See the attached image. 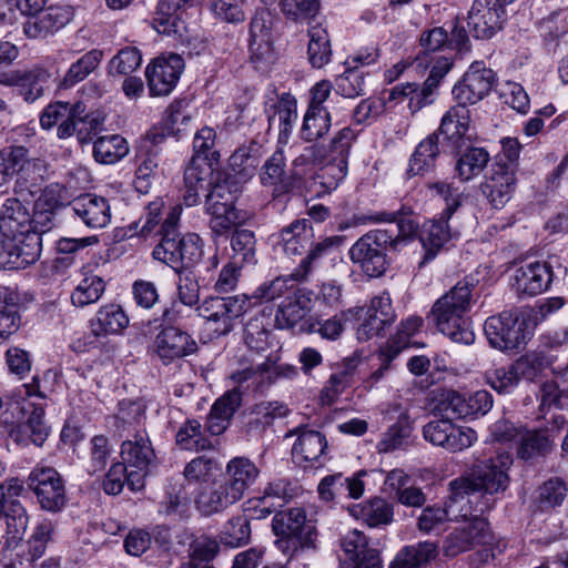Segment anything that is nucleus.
<instances>
[{"instance_id":"obj_1","label":"nucleus","mask_w":568,"mask_h":568,"mask_svg":"<svg viewBox=\"0 0 568 568\" xmlns=\"http://www.w3.org/2000/svg\"><path fill=\"white\" fill-rule=\"evenodd\" d=\"M378 223H395L394 227L371 230L362 235L349 248V260L369 277H379L388 267V252L396 251L416 234L419 224L413 217L410 206L402 204L395 211L371 214H355L339 225V230Z\"/></svg>"},{"instance_id":"obj_2","label":"nucleus","mask_w":568,"mask_h":568,"mask_svg":"<svg viewBox=\"0 0 568 568\" xmlns=\"http://www.w3.org/2000/svg\"><path fill=\"white\" fill-rule=\"evenodd\" d=\"M511 465L513 455L509 452H498L495 457L475 464L470 476L450 481V490L459 497L463 505L477 511H488L495 505L494 495L507 489Z\"/></svg>"},{"instance_id":"obj_3","label":"nucleus","mask_w":568,"mask_h":568,"mask_svg":"<svg viewBox=\"0 0 568 568\" xmlns=\"http://www.w3.org/2000/svg\"><path fill=\"white\" fill-rule=\"evenodd\" d=\"M182 206L174 205L168 212L159 233L160 243L153 250V257L174 271H197L204 267L206 271L216 268L217 256L214 254L207 262H203V240L195 233L181 235L179 231Z\"/></svg>"},{"instance_id":"obj_4","label":"nucleus","mask_w":568,"mask_h":568,"mask_svg":"<svg viewBox=\"0 0 568 568\" xmlns=\"http://www.w3.org/2000/svg\"><path fill=\"white\" fill-rule=\"evenodd\" d=\"M473 288V282L459 281L432 307L437 328L455 343L470 345L475 341V333L468 315L474 302Z\"/></svg>"},{"instance_id":"obj_5","label":"nucleus","mask_w":568,"mask_h":568,"mask_svg":"<svg viewBox=\"0 0 568 568\" xmlns=\"http://www.w3.org/2000/svg\"><path fill=\"white\" fill-rule=\"evenodd\" d=\"M473 288V282L459 281L432 307L437 328L455 343L470 345L475 341V333L468 315L474 302Z\"/></svg>"},{"instance_id":"obj_6","label":"nucleus","mask_w":568,"mask_h":568,"mask_svg":"<svg viewBox=\"0 0 568 568\" xmlns=\"http://www.w3.org/2000/svg\"><path fill=\"white\" fill-rule=\"evenodd\" d=\"M252 307V297L239 294L206 297L195 311L204 320L207 329L215 336H222L229 334L234 327V321Z\"/></svg>"},{"instance_id":"obj_7","label":"nucleus","mask_w":568,"mask_h":568,"mask_svg":"<svg viewBox=\"0 0 568 568\" xmlns=\"http://www.w3.org/2000/svg\"><path fill=\"white\" fill-rule=\"evenodd\" d=\"M272 530L278 537L276 545L285 552L294 555L300 548L314 546L316 531L312 521L306 520L302 508H290L275 513Z\"/></svg>"},{"instance_id":"obj_8","label":"nucleus","mask_w":568,"mask_h":568,"mask_svg":"<svg viewBox=\"0 0 568 568\" xmlns=\"http://www.w3.org/2000/svg\"><path fill=\"white\" fill-rule=\"evenodd\" d=\"M237 193V183L226 176L215 182L206 195L205 207L211 215L210 227L215 235H225L239 223L240 216L235 209Z\"/></svg>"},{"instance_id":"obj_9","label":"nucleus","mask_w":568,"mask_h":568,"mask_svg":"<svg viewBox=\"0 0 568 568\" xmlns=\"http://www.w3.org/2000/svg\"><path fill=\"white\" fill-rule=\"evenodd\" d=\"M484 332L489 345L501 352H518L531 337L527 320L513 312L489 316L485 321Z\"/></svg>"},{"instance_id":"obj_10","label":"nucleus","mask_w":568,"mask_h":568,"mask_svg":"<svg viewBox=\"0 0 568 568\" xmlns=\"http://www.w3.org/2000/svg\"><path fill=\"white\" fill-rule=\"evenodd\" d=\"M121 459L130 469L128 487L139 491L145 486V478L155 467V452L145 433H136L132 438L124 440L120 448Z\"/></svg>"},{"instance_id":"obj_11","label":"nucleus","mask_w":568,"mask_h":568,"mask_svg":"<svg viewBox=\"0 0 568 568\" xmlns=\"http://www.w3.org/2000/svg\"><path fill=\"white\" fill-rule=\"evenodd\" d=\"M41 250L42 239L36 232L1 236L0 268H26L39 260Z\"/></svg>"},{"instance_id":"obj_12","label":"nucleus","mask_w":568,"mask_h":568,"mask_svg":"<svg viewBox=\"0 0 568 568\" xmlns=\"http://www.w3.org/2000/svg\"><path fill=\"white\" fill-rule=\"evenodd\" d=\"M28 486L44 510L57 513L67 504L64 481L52 467H36L28 476Z\"/></svg>"},{"instance_id":"obj_13","label":"nucleus","mask_w":568,"mask_h":568,"mask_svg":"<svg viewBox=\"0 0 568 568\" xmlns=\"http://www.w3.org/2000/svg\"><path fill=\"white\" fill-rule=\"evenodd\" d=\"M496 80V73L490 68L483 61H475L454 85L453 98L466 108L476 104L489 94Z\"/></svg>"},{"instance_id":"obj_14","label":"nucleus","mask_w":568,"mask_h":568,"mask_svg":"<svg viewBox=\"0 0 568 568\" xmlns=\"http://www.w3.org/2000/svg\"><path fill=\"white\" fill-rule=\"evenodd\" d=\"M515 0H474L467 17L469 31L476 39H490L503 28L506 6Z\"/></svg>"},{"instance_id":"obj_15","label":"nucleus","mask_w":568,"mask_h":568,"mask_svg":"<svg viewBox=\"0 0 568 568\" xmlns=\"http://www.w3.org/2000/svg\"><path fill=\"white\" fill-rule=\"evenodd\" d=\"M424 438L435 446L449 452H462L477 440V434L469 427L457 426L446 418L430 420L423 427Z\"/></svg>"},{"instance_id":"obj_16","label":"nucleus","mask_w":568,"mask_h":568,"mask_svg":"<svg viewBox=\"0 0 568 568\" xmlns=\"http://www.w3.org/2000/svg\"><path fill=\"white\" fill-rule=\"evenodd\" d=\"M197 351V343L187 332L176 326H164L154 337L152 352L164 365L184 358Z\"/></svg>"},{"instance_id":"obj_17","label":"nucleus","mask_w":568,"mask_h":568,"mask_svg":"<svg viewBox=\"0 0 568 568\" xmlns=\"http://www.w3.org/2000/svg\"><path fill=\"white\" fill-rule=\"evenodd\" d=\"M184 67L183 58L176 53L155 58L145 71L151 95L170 94L175 88Z\"/></svg>"},{"instance_id":"obj_18","label":"nucleus","mask_w":568,"mask_h":568,"mask_svg":"<svg viewBox=\"0 0 568 568\" xmlns=\"http://www.w3.org/2000/svg\"><path fill=\"white\" fill-rule=\"evenodd\" d=\"M552 276L549 263L536 261L517 267L510 278V286L518 297H532L549 288Z\"/></svg>"},{"instance_id":"obj_19","label":"nucleus","mask_w":568,"mask_h":568,"mask_svg":"<svg viewBox=\"0 0 568 568\" xmlns=\"http://www.w3.org/2000/svg\"><path fill=\"white\" fill-rule=\"evenodd\" d=\"M396 320L389 293L374 296L367 307L366 317L358 326L356 335L359 342H366L383 334Z\"/></svg>"},{"instance_id":"obj_20","label":"nucleus","mask_w":568,"mask_h":568,"mask_svg":"<svg viewBox=\"0 0 568 568\" xmlns=\"http://www.w3.org/2000/svg\"><path fill=\"white\" fill-rule=\"evenodd\" d=\"M517 170L504 162H494L481 191L495 209H501L511 199L515 191Z\"/></svg>"},{"instance_id":"obj_21","label":"nucleus","mask_w":568,"mask_h":568,"mask_svg":"<svg viewBox=\"0 0 568 568\" xmlns=\"http://www.w3.org/2000/svg\"><path fill=\"white\" fill-rule=\"evenodd\" d=\"M452 216H444L440 213L438 217L426 221L419 233V241L422 243L424 255L418 263L423 267L428 262L433 261L443 247L453 239L452 230L448 221Z\"/></svg>"},{"instance_id":"obj_22","label":"nucleus","mask_w":568,"mask_h":568,"mask_svg":"<svg viewBox=\"0 0 568 568\" xmlns=\"http://www.w3.org/2000/svg\"><path fill=\"white\" fill-rule=\"evenodd\" d=\"M71 18L72 12L67 7H44L23 24V30L28 38H47L62 29Z\"/></svg>"},{"instance_id":"obj_23","label":"nucleus","mask_w":568,"mask_h":568,"mask_svg":"<svg viewBox=\"0 0 568 568\" xmlns=\"http://www.w3.org/2000/svg\"><path fill=\"white\" fill-rule=\"evenodd\" d=\"M74 215L90 229L106 226L111 220V207L103 196L87 193L70 202Z\"/></svg>"},{"instance_id":"obj_24","label":"nucleus","mask_w":568,"mask_h":568,"mask_svg":"<svg viewBox=\"0 0 568 568\" xmlns=\"http://www.w3.org/2000/svg\"><path fill=\"white\" fill-rule=\"evenodd\" d=\"M48 79L49 73L40 68L0 73V84L18 87L20 94L29 103L43 95Z\"/></svg>"},{"instance_id":"obj_25","label":"nucleus","mask_w":568,"mask_h":568,"mask_svg":"<svg viewBox=\"0 0 568 568\" xmlns=\"http://www.w3.org/2000/svg\"><path fill=\"white\" fill-rule=\"evenodd\" d=\"M273 236L287 256H297L305 253L312 245L314 231L310 220L297 219Z\"/></svg>"},{"instance_id":"obj_26","label":"nucleus","mask_w":568,"mask_h":568,"mask_svg":"<svg viewBox=\"0 0 568 568\" xmlns=\"http://www.w3.org/2000/svg\"><path fill=\"white\" fill-rule=\"evenodd\" d=\"M297 375V368L290 364H276L267 357L264 362L256 365H251L232 375V378L243 384L252 381V384L262 386L265 383L271 384L280 377L293 378Z\"/></svg>"},{"instance_id":"obj_27","label":"nucleus","mask_w":568,"mask_h":568,"mask_svg":"<svg viewBox=\"0 0 568 568\" xmlns=\"http://www.w3.org/2000/svg\"><path fill=\"white\" fill-rule=\"evenodd\" d=\"M313 294L298 288L285 296L277 307L275 322L280 328H293L311 311Z\"/></svg>"},{"instance_id":"obj_28","label":"nucleus","mask_w":568,"mask_h":568,"mask_svg":"<svg viewBox=\"0 0 568 568\" xmlns=\"http://www.w3.org/2000/svg\"><path fill=\"white\" fill-rule=\"evenodd\" d=\"M242 403V393L239 387L227 390L212 405L206 418V430L212 436H219L226 430L232 417Z\"/></svg>"},{"instance_id":"obj_29","label":"nucleus","mask_w":568,"mask_h":568,"mask_svg":"<svg viewBox=\"0 0 568 568\" xmlns=\"http://www.w3.org/2000/svg\"><path fill=\"white\" fill-rule=\"evenodd\" d=\"M32 232V221L28 209L17 197H8L0 209V235L13 236Z\"/></svg>"},{"instance_id":"obj_30","label":"nucleus","mask_w":568,"mask_h":568,"mask_svg":"<svg viewBox=\"0 0 568 568\" xmlns=\"http://www.w3.org/2000/svg\"><path fill=\"white\" fill-rule=\"evenodd\" d=\"M467 514H470L468 508L450 490V496L445 507L428 506L423 509L418 517V529L424 532H430L442 527L447 520H458L459 516H466Z\"/></svg>"},{"instance_id":"obj_31","label":"nucleus","mask_w":568,"mask_h":568,"mask_svg":"<svg viewBox=\"0 0 568 568\" xmlns=\"http://www.w3.org/2000/svg\"><path fill=\"white\" fill-rule=\"evenodd\" d=\"M366 475V470H359L352 477H345L342 474L326 476L318 485V493L325 500H332L335 496H347L357 499L364 494L365 483L363 477Z\"/></svg>"},{"instance_id":"obj_32","label":"nucleus","mask_w":568,"mask_h":568,"mask_svg":"<svg viewBox=\"0 0 568 568\" xmlns=\"http://www.w3.org/2000/svg\"><path fill=\"white\" fill-rule=\"evenodd\" d=\"M358 366V359L346 357L335 366L334 373L327 379L321 390V402L323 405H332L337 398L353 384V377Z\"/></svg>"},{"instance_id":"obj_33","label":"nucleus","mask_w":568,"mask_h":568,"mask_svg":"<svg viewBox=\"0 0 568 568\" xmlns=\"http://www.w3.org/2000/svg\"><path fill=\"white\" fill-rule=\"evenodd\" d=\"M353 517L371 528H381L394 521V506L382 497H374L349 508Z\"/></svg>"},{"instance_id":"obj_34","label":"nucleus","mask_w":568,"mask_h":568,"mask_svg":"<svg viewBox=\"0 0 568 568\" xmlns=\"http://www.w3.org/2000/svg\"><path fill=\"white\" fill-rule=\"evenodd\" d=\"M555 437L547 429H527L516 444V455L521 460L547 456L554 448Z\"/></svg>"},{"instance_id":"obj_35","label":"nucleus","mask_w":568,"mask_h":568,"mask_svg":"<svg viewBox=\"0 0 568 568\" xmlns=\"http://www.w3.org/2000/svg\"><path fill=\"white\" fill-rule=\"evenodd\" d=\"M260 468L246 457H234L225 467L224 483L231 487L240 498L260 476Z\"/></svg>"},{"instance_id":"obj_36","label":"nucleus","mask_w":568,"mask_h":568,"mask_svg":"<svg viewBox=\"0 0 568 568\" xmlns=\"http://www.w3.org/2000/svg\"><path fill=\"white\" fill-rule=\"evenodd\" d=\"M85 106L81 102V111L77 116L58 126L57 136L61 140L69 139L73 134L79 143L91 142L103 125V120L95 114H84Z\"/></svg>"},{"instance_id":"obj_37","label":"nucleus","mask_w":568,"mask_h":568,"mask_svg":"<svg viewBox=\"0 0 568 568\" xmlns=\"http://www.w3.org/2000/svg\"><path fill=\"white\" fill-rule=\"evenodd\" d=\"M199 0H160L156 6L155 16L153 18L154 29L159 33L166 36H182V21L178 12L185 8L192 7Z\"/></svg>"},{"instance_id":"obj_38","label":"nucleus","mask_w":568,"mask_h":568,"mask_svg":"<svg viewBox=\"0 0 568 568\" xmlns=\"http://www.w3.org/2000/svg\"><path fill=\"white\" fill-rule=\"evenodd\" d=\"M272 109L273 113L268 114L270 126L277 121L278 143L287 144L297 120L296 99L288 93H284Z\"/></svg>"},{"instance_id":"obj_39","label":"nucleus","mask_w":568,"mask_h":568,"mask_svg":"<svg viewBox=\"0 0 568 568\" xmlns=\"http://www.w3.org/2000/svg\"><path fill=\"white\" fill-rule=\"evenodd\" d=\"M129 325V317L120 305L102 306L90 321V331L95 337L120 334Z\"/></svg>"},{"instance_id":"obj_40","label":"nucleus","mask_w":568,"mask_h":568,"mask_svg":"<svg viewBox=\"0 0 568 568\" xmlns=\"http://www.w3.org/2000/svg\"><path fill=\"white\" fill-rule=\"evenodd\" d=\"M436 556V544L432 541H419L399 549L389 564V568H425Z\"/></svg>"},{"instance_id":"obj_41","label":"nucleus","mask_w":568,"mask_h":568,"mask_svg":"<svg viewBox=\"0 0 568 568\" xmlns=\"http://www.w3.org/2000/svg\"><path fill=\"white\" fill-rule=\"evenodd\" d=\"M347 166L344 160H331L316 170L310 180L308 189L316 196H322L334 191L346 176Z\"/></svg>"},{"instance_id":"obj_42","label":"nucleus","mask_w":568,"mask_h":568,"mask_svg":"<svg viewBox=\"0 0 568 568\" xmlns=\"http://www.w3.org/2000/svg\"><path fill=\"white\" fill-rule=\"evenodd\" d=\"M248 48L251 60L256 63V68L271 61L273 57L271 31L263 18L254 17L251 20Z\"/></svg>"},{"instance_id":"obj_43","label":"nucleus","mask_w":568,"mask_h":568,"mask_svg":"<svg viewBox=\"0 0 568 568\" xmlns=\"http://www.w3.org/2000/svg\"><path fill=\"white\" fill-rule=\"evenodd\" d=\"M206 433H209L206 427L203 428L197 419H187L176 432L175 443L183 450L202 452L213 449L214 445Z\"/></svg>"},{"instance_id":"obj_44","label":"nucleus","mask_w":568,"mask_h":568,"mask_svg":"<svg viewBox=\"0 0 568 568\" xmlns=\"http://www.w3.org/2000/svg\"><path fill=\"white\" fill-rule=\"evenodd\" d=\"M264 186H273L275 192H287L291 182L286 174V159L282 149L276 150L264 163L260 175Z\"/></svg>"},{"instance_id":"obj_45","label":"nucleus","mask_w":568,"mask_h":568,"mask_svg":"<svg viewBox=\"0 0 568 568\" xmlns=\"http://www.w3.org/2000/svg\"><path fill=\"white\" fill-rule=\"evenodd\" d=\"M439 154L438 134L432 133L418 143L408 163L407 174L415 176L424 174L434 168Z\"/></svg>"},{"instance_id":"obj_46","label":"nucleus","mask_w":568,"mask_h":568,"mask_svg":"<svg viewBox=\"0 0 568 568\" xmlns=\"http://www.w3.org/2000/svg\"><path fill=\"white\" fill-rule=\"evenodd\" d=\"M298 437L293 446V455L304 462H316L327 448L325 436L312 429H298Z\"/></svg>"},{"instance_id":"obj_47","label":"nucleus","mask_w":568,"mask_h":568,"mask_svg":"<svg viewBox=\"0 0 568 568\" xmlns=\"http://www.w3.org/2000/svg\"><path fill=\"white\" fill-rule=\"evenodd\" d=\"M489 160L490 155L486 149L479 146L468 148L456 162V174L460 181L468 182L484 171Z\"/></svg>"},{"instance_id":"obj_48","label":"nucleus","mask_w":568,"mask_h":568,"mask_svg":"<svg viewBox=\"0 0 568 568\" xmlns=\"http://www.w3.org/2000/svg\"><path fill=\"white\" fill-rule=\"evenodd\" d=\"M105 291L104 280L92 272L82 273L81 280L75 285L71 302L77 307L97 303Z\"/></svg>"},{"instance_id":"obj_49","label":"nucleus","mask_w":568,"mask_h":568,"mask_svg":"<svg viewBox=\"0 0 568 568\" xmlns=\"http://www.w3.org/2000/svg\"><path fill=\"white\" fill-rule=\"evenodd\" d=\"M331 125L332 119L327 109L307 108L298 136L305 142H314L323 138Z\"/></svg>"},{"instance_id":"obj_50","label":"nucleus","mask_w":568,"mask_h":568,"mask_svg":"<svg viewBox=\"0 0 568 568\" xmlns=\"http://www.w3.org/2000/svg\"><path fill=\"white\" fill-rule=\"evenodd\" d=\"M307 59L313 68L321 69L332 59V44L328 32L321 26L308 30Z\"/></svg>"},{"instance_id":"obj_51","label":"nucleus","mask_w":568,"mask_h":568,"mask_svg":"<svg viewBox=\"0 0 568 568\" xmlns=\"http://www.w3.org/2000/svg\"><path fill=\"white\" fill-rule=\"evenodd\" d=\"M129 152L126 140L120 134L99 136L94 141L93 156L103 164H113Z\"/></svg>"},{"instance_id":"obj_52","label":"nucleus","mask_w":568,"mask_h":568,"mask_svg":"<svg viewBox=\"0 0 568 568\" xmlns=\"http://www.w3.org/2000/svg\"><path fill=\"white\" fill-rule=\"evenodd\" d=\"M469 119V110L457 103L444 114L438 131L456 143L467 133Z\"/></svg>"},{"instance_id":"obj_53","label":"nucleus","mask_w":568,"mask_h":568,"mask_svg":"<svg viewBox=\"0 0 568 568\" xmlns=\"http://www.w3.org/2000/svg\"><path fill=\"white\" fill-rule=\"evenodd\" d=\"M271 320L264 314L252 317L244 326V342L246 346L262 353L270 347Z\"/></svg>"},{"instance_id":"obj_54","label":"nucleus","mask_w":568,"mask_h":568,"mask_svg":"<svg viewBox=\"0 0 568 568\" xmlns=\"http://www.w3.org/2000/svg\"><path fill=\"white\" fill-rule=\"evenodd\" d=\"M568 488L560 478L546 480L536 490L535 504L541 511H548L562 505L567 497Z\"/></svg>"},{"instance_id":"obj_55","label":"nucleus","mask_w":568,"mask_h":568,"mask_svg":"<svg viewBox=\"0 0 568 568\" xmlns=\"http://www.w3.org/2000/svg\"><path fill=\"white\" fill-rule=\"evenodd\" d=\"M81 111V102L69 103L57 101L48 104L40 114V125L43 130H51L72 121Z\"/></svg>"},{"instance_id":"obj_56","label":"nucleus","mask_w":568,"mask_h":568,"mask_svg":"<svg viewBox=\"0 0 568 568\" xmlns=\"http://www.w3.org/2000/svg\"><path fill=\"white\" fill-rule=\"evenodd\" d=\"M103 53L98 49L90 50L81 55L73 62L62 80L64 88L73 87L74 84L83 81L91 74L100 64Z\"/></svg>"},{"instance_id":"obj_57","label":"nucleus","mask_w":568,"mask_h":568,"mask_svg":"<svg viewBox=\"0 0 568 568\" xmlns=\"http://www.w3.org/2000/svg\"><path fill=\"white\" fill-rule=\"evenodd\" d=\"M231 261L240 265L255 262L256 239L254 232L236 227L231 236Z\"/></svg>"},{"instance_id":"obj_58","label":"nucleus","mask_w":568,"mask_h":568,"mask_svg":"<svg viewBox=\"0 0 568 568\" xmlns=\"http://www.w3.org/2000/svg\"><path fill=\"white\" fill-rule=\"evenodd\" d=\"M240 499L239 495L231 487L222 483L209 495H202L196 500V504L199 509L205 515H211L226 509Z\"/></svg>"},{"instance_id":"obj_59","label":"nucleus","mask_w":568,"mask_h":568,"mask_svg":"<svg viewBox=\"0 0 568 568\" xmlns=\"http://www.w3.org/2000/svg\"><path fill=\"white\" fill-rule=\"evenodd\" d=\"M296 282L291 273L286 276H277L273 281L260 285L251 296L253 306L258 302H270L292 294V292L297 290L294 284Z\"/></svg>"},{"instance_id":"obj_60","label":"nucleus","mask_w":568,"mask_h":568,"mask_svg":"<svg viewBox=\"0 0 568 568\" xmlns=\"http://www.w3.org/2000/svg\"><path fill=\"white\" fill-rule=\"evenodd\" d=\"M251 538L248 519L242 515L233 516L220 531V540L225 546L237 548L246 545Z\"/></svg>"},{"instance_id":"obj_61","label":"nucleus","mask_w":568,"mask_h":568,"mask_svg":"<svg viewBox=\"0 0 568 568\" xmlns=\"http://www.w3.org/2000/svg\"><path fill=\"white\" fill-rule=\"evenodd\" d=\"M175 272L179 274L175 300L181 301L189 310H195L200 305V270Z\"/></svg>"},{"instance_id":"obj_62","label":"nucleus","mask_w":568,"mask_h":568,"mask_svg":"<svg viewBox=\"0 0 568 568\" xmlns=\"http://www.w3.org/2000/svg\"><path fill=\"white\" fill-rule=\"evenodd\" d=\"M470 514L466 516H459L465 519V524L460 526L466 531V537L470 540L471 545L478 546L488 542L490 539L489 524L483 515L486 511H477L475 508L466 506Z\"/></svg>"},{"instance_id":"obj_63","label":"nucleus","mask_w":568,"mask_h":568,"mask_svg":"<svg viewBox=\"0 0 568 568\" xmlns=\"http://www.w3.org/2000/svg\"><path fill=\"white\" fill-rule=\"evenodd\" d=\"M351 313V310L342 311L329 318H318L308 325L307 331L317 333L324 339L337 341L345 329Z\"/></svg>"},{"instance_id":"obj_64","label":"nucleus","mask_w":568,"mask_h":568,"mask_svg":"<svg viewBox=\"0 0 568 568\" xmlns=\"http://www.w3.org/2000/svg\"><path fill=\"white\" fill-rule=\"evenodd\" d=\"M220 550L219 542L207 536L195 538L190 545V560L186 568H199L209 565Z\"/></svg>"}]
</instances>
